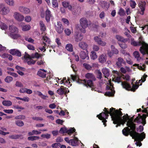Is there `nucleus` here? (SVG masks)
<instances>
[{
	"label": "nucleus",
	"mask_w": 148,
	"mask_h": 148,
	"mask_svg": "<svg viewBox=\"0 0 148 148\" xmlns=\"http://www.w3.org/2000/svg\"><path fill=\"white\" fill-rule=\"evenodd\" d=\"M135 118L134 121H133L134 119L132 118L129 119L128 115L126 114L125 116H127L128 119L125 122L128 120L127 122V125L128 127H126L122 130V133L125 136H128L130 134L132 137L133 139H134V140L136 141L135 144L137 146H140L142 145L141 141H142L145 137V134L144 132L141 134H139L135 132L134 130L136 128L135 124H134V122L139 123H142L144 125L146 123L145 119L146 116L145 115H144L143 116H141L140 114Z\"/></svg>",
	"instance_id": "nucleus-1"
},
{
	"label": "nucleus",
	"mask_w": 148,
	"mask_h": 148,
	"mask_svg": "<svg viewBox=\"0 0 148 148\" xmlns=\"http://www.w3.org/2000/svg\"><path fill=\"white\" fill-rule=\"evenodd\" d=\"M108 109V108H105L104 110H103L104 112H102L97 116L99 119L102 121V122L103 123L105 126H106L105 123L107 121L106 119L108 117L109 114H110L113 121V123L117 124L116 126V127H117L118 126H120L121 124L123 125L125 123V122L128 119V117L127 116H123L122 118L121 117L123 114L121 111V109H119L118 110H116L114 108H112L110 109V111Z\"/></svg>",
	"instance_id": "nucleus-2"
},
{
	"label": "nucleus",
	"mask_w": 148,
	"mask_h": 148,
	"mask_svg": "<svg viewBox=\"0 0 148 148\" xmlns=\"http://www.w3.org/2000/svg\"><path fill=\"white\" fill-rule=\"evenodd\" d=\"M131 44L133 46H136L142 45L140 49V51L144 56H145L146 58L145 63L148 64V44L145 43L142 40L139 42H136L132 38H130Z\"/></svg>",
	"instance_id": "nucleus-3"
},
{
	"label": "nucleus",
	"mask_w": 148,
	"mask_h": 148,
	"mask_svg": "<svg viewBox=\"0 0 148 148\" xmlns=\"http://www.w3.org/2000/svg\"><path fill=\"white\" fill-rule=\"evenodd\" d=\"M71 78L73 81H76L77 83L80 84H82L86 86H89L92 87L94 86L92 82L93 80H89L86 81L85 79L82 80L79 79L77 75H71Z\"/></svg>",
	"instance_id": "nucleus-4"
},
{
	"label": "nucleus",
	"mask_w": 148,
	"mask_h": 148,
	"mask_svg": "<svg viewBox=\"0 0 148 148\" xmlns=\"http://www.w3.org/2000/svg\"><path fill=\"white\" fill-rule=\"evenodd\" d=\"M133 56L136 58L137 61L140 63V65L137 64H135L134 65V66H136L138 67V69L140 70L144 71L145 67V65L144 64H142V63H143V59L141 58L140 56L139 52L138 51H135L133 53Z\"/></svg>",
	"instance_id": "nucleus-5"
},
{
	"label": "nucleus",
	"mask_w": 148,
	"mask_h": 148,
	"mask_svg": "<svg viewBox=\"0 0 148 148\" xmlns=\"http://www.w3.org/2000/svg\"><path fill=\"white\" fill-rule=\"evenodd\" d=\"M79 23L82 28H79V29L82 33H85L86 32L85 29L88 27V25L87 20L85 18H81L79 20Z\"/></svg>",
	"instance_id": "nucleus-6"
},
{
	"label": "nucleus",
	"mask_w": 148,
	"mask_h": 148,
	"mask_svg": "<svg viewBox=\"0 0 148 148\" xmlns=\"http://www.w3.org/2000/svg\"><path fill=\"white\" fill-rule=\"evenodd\" d=\"M121 85L123 88L126 90H130L133 91H135V90L137 89L139 86V84L134 85L133 84L132 88L129 84L125 82H122Z\"/></svg>",
	"instance_id": "nucleus-7"
},
{
	"label": "nucleus",
	"mask_w": 148,
	"mask_h": 148,
	"mask_svg": "<svg viewBox=\"0 0 148 148\" xmlns=\"http://www.w3.org/2000/svg\"><path fill=\"white\" fill-rule=\"evenodd\" d=\"M31 57L26 52H25L23 56V58L25 60V61L27 62L28 65H31L34 64L36 62V61L31 59Z\"/></svg>",
	"instance_id": "nucleus-8"
},
{
	"label": "nucleus",
	"mask_w": 148,
	"mask_h": 148,
	"mask_svg": "<svg viewBox=\"0 0 148 148\" xmlns=\"http://www.w3.org/2000/svg\"><path fill=\"white\" fill-rule=\"evenodd\" d=\"M108 85L106 87V88L107 90H110V91L107 92L105 93V95L107 96H110L113 95L114 94V91L112 90L113 86L111 84V81L109 80L108 82L107 83Z\"/></svg>",
	"instance_id": "nucleus-9"
},
{
	"label": "nucleus",
	"mask_w": 148,
	"mask_h": 148,
	"mask_svg": "<svg viewBox=\"0 0 148 148\" xmlns=\"http://www.w3.org/2000/svg\"><path fill=\"white\" fill-rule=\"evenodd\" d=\"M93 40L97 44L100 46H105L106 45V42L102 41L101 38H100L99 36H95L93 38Z\"/></svg>",
	"instance_id": "nucleus-10"
},
{
	"label": "nucleus",
	"mask_w": 148,
	"mask_h": 148,
	"mask_svg": "<svg viewBox=\"0 0 148 148\" xmlns=\"http://www.w3.org/2000/svg\"><path fill=\"white\" fill-rule=\"evenodd\" d=\"M145 5L146 3L145 1H140L138 5L140 10H138V13L142 15L144 14V11L145 8Z\"/></svg>",
	"instance_id": "nucleus-11"
},
{
	"label": "nucleus",
	"mask_w": 148,
	"mask_h": 148,
	"mask_svg": "<svg viewBox=\"0 0 148 148\" xmlns=\"http://www.w3.org/2000/svg\"><path fill=\"white\" fill-rule=\"evenodd\" d=\"M14 18L18 21H23L24 19V16L18 12H15L13 15Z\"/></svg>",
	"instance_id": "nucleus-12"
},
{
	"label": "nucleus",
	"mask_w": 148,
	"mask_h": 148,
	"mask_svg": "<svg viewBox=\"0 0 148 148\" xmlns=\"http://www.w3.org/2000/svg\"><path fill=\"white\" fill-rule=\"evenodd\" d=\"M75 130L74 128H71L69 130H68L66 127L62 128L60 129V132L61 133H67L69 135H70L75 132Z\"/></svg>",
	"instance_id": "nucleus-13"
},
{
	"label": "nucleus",
	"mask_w": 148,
	"mask_h": 148,
	"mask_svg": "<svg viewBox=\"0 0 148 148\" xmlns=\"http://www.w3.org/2000/svg\"><path fill=\"white\" fill-rule=\"evenodd\" d=\"M57 93L60 95H62L64 94H65L66 93L69 92V90L67 88L62 86L59 88L56 91Z\"/></svg>",
	"instance_id": "nucleus-14"
},
{
	"label": "nucleus",
	"mask_w": 148,
	"mask_h": 148,
	"mask_svg": "<svg viewBox=\"0 0 148 148\" xmlns=\"http://www.w3.org/2000/svg\"><path fill=\"white\" fill-rule=\"evenodd\" d=\"M50 19L53 20V17L51 14V11L48 8L45 12V19L47 22H49Z\"/></svg>",
	"instance_id": "nucleus-15"
},
{
	"label": "nucleus",
	"mask_w": 148,
	"mask_h": 148,
	"mask_svg": "<svg viewBox=\"0 0 148 148\" xmlns=\"http://www.w3.org/2000/svg\"><path fill=\"white\" fill-rule=\"evenodd\" d=\"M8 29L10 32L9 34H13L14 33H18V29L17 27L13 25H9Z\"/></svg>",
	"instance_id": "nucleus-16"
},
{
	"label": "nucleus",
	"mask_w": 148,
	"mask_h": 148,
	"mask_svg": "<svg viewBox=\"0 0 148 148\" xmlns=\"http://www.w3.org/2000/svg\"><path fill=\"white\" fill-rule=\"evenodd\" d=\"M10 12V9L8 6L4 5L3 9L0 11V14L2 15H6Z\"/></svg>",
	"instance_id": "nucleus-17"
},
{
	"label": "nucleus",
	"mask_w": 148,
	"mask_h": 148,
	"mask_svg": "<svg viewBox=\"0 0 148 148\" xmlns=\"http://www.w3.org/2000/svg\"><path fill=\"white\" fill-rule=\"evenodd\" d=\"M78 32H76L74 35V38L75 41L77 42L81 41L83 38V36L81 34L79 35Z\"/></svg>",
	"instance_id": "nucleus-18"
},
{
	"label": "nucleus",
	"mask_w": 148,
	"mask_h": 148,
	"mask_svg": "<svg viewBox=\"0 0 148 148\" xmlns=\"http://www.w3.org/2000/svg\"><path fill=\"white\" fill-rule=\"evenodd\" d=\"M86 52L84 51H82L80 52V56L82 59H85L86 58L87 60H89V59L88 56V52L87 50H86Z\"/></svg>",
	"instance_id": "nucleus-19"
},
{
	"label": "nucleus",
	"mask_w": 148,
	"mask_h": 148,
	"mask_svg": "<svg viewBox=\"0 0 148 148\" xmlns=\"http://www.w3.org/2000/svg\"><path fill=\"white\" fill-rule=\"evenodd\" d=\"M56 30L59 33H61L63 31V27L61 23L60 22H58L57 23V25L56 27Z\"/></svg>",
	"instance_id": "nucleus-20"
},
{
	"label": "nucleus",
	"mask_w": 148,
	"mask_h": 148,
	"mask_svg": "<svg viewBox=\"0 0 148 148\" xmlns=\"http://www.w3.org/2000/svg\"><path fill=\"white\" fill-rule=\"evenodd\" d=\"M18 10L20 12L24 14H27L30 12V10L29 9L22 6H20L19 7Z\"/></svg>",
	"instance_id": "nucleus-21"
},
{
	"label": "nucleus",
	"mask_w": 148,
	"mask_h": 148,
	"mask_svg": "<svg viewBox=\"0 0 148 148\" xmlns=\"http://www.w3.org/2000/svg\"><path fill=\"white\" fill-rule=\"evenodd\" d=\"M106 60L107 56L105 54L101 55L99 57V61L100 63H105L106 61Z\"/></svg>",
	"instance_id": "nucleus-22"
},
{
	"label": "nucleus",
	"mask_w": 148,
	"mask_h": 148,
	"mask_svg": "<svg viewBox=\"0 0 148 148\" xmlns=\"http://www.w3.org/2000/svg\"><path fill=\"white\" fill-rule=\"evenodd\" d=\"M60 83L61 84H63L64 85H66V86L69 87L71 86V84H70V82L69 79H68L67 80L65 77L63 78V79L60 81Z\"/></svg>",
	"instance_id": "nucleus-23"
},
{
	"label": "nucleus",
	"mask_w": 148,
	"mask_h": 148,
	"mask_svg": "<svg viewBox=\"0 0 148 148\" xmlns=\"http://www.w3.org/2000/svg\"><path fill=\"white\" fill-rule=\"evenodd\" d=\"M46 71L44 69H40L37 73L38 75L40 77L44 78L46 77Z\"/></svg>",
	"instance_id": "nucleus-24"
},
{
	"label": "nucleus",
	"mask_w": 148,
	"mask_h": 148,
	"mask_svg": "<svg viewBox=\"0 0 148 148\" xmlns=\"http://www.w3.org/2000/svg\"><path fill=\"white\" fill-rule=\"evenodd\" d=\"M79 46L83 50H86L87 48L88 47V45L86 42L82 41L79 43Z\"/></svg>",
	"instance_id": "nucleus-25"
},
{
	"label": "nucleus",
	"mask_w": 148,
	"mask_h": 148,
	"mask_svg": "<svg viewBox=\"0 0 148 148\" xmlns=\"http://www.w3.org/2000/svg\"><path fill=\"white\" fill-rule=\"evenodd\" d=\"M16 68L17 70V72L20 75L23 76L24 75V73L22 71H24L25 69L24 68L20 67L18 66H16Z\"/></svg>",
	"instance_id": "nucleus-26"
},
{
	"label": "nucleus",
	"mask_w": 148,
	"mask_h": 148,
	"mask_svg": "<svg viewBox=\"0 0 148 148\" xmlns=\"http://www.w3.org/2000/svg\"><path fill=\"white\" fill-rule=\"evenodd\" d=\"M102 72L106 78H107L110 75V71L106 68H103L102 69Z\"/></svg>",
	"instance_id": "nucleus-27"
},
{
	"label": "nucleus",
	"mask_w": 148,
	"mask_h": 148,
	"mask_svg": "<svg viewBox=\"0 0 148 148\" xmlns=\"http://www.w3.org/2000/svg\"><path fill=\"white\" fill-rule=\"evenodd\" d=\"M8 35L11 38L14 39H17L20 38L21 36V35L17 33H14L13 34H9Z\"/></svg>",
	"instance_id": "nucleus-28"
},
{
	"label": "nucleus",
	"mask_w": 148,
	"mask_h": 148,
	"mask_svg": "<svg viewBox=\"0 0 148 148\" xmlns=\"http://www.w3.org/2000/svg\"><path fill=\"white\" fill-rule=\"evenodd\" d=\"M85 77L87 79L93 81H95L96 79L95 76L91 73H87L85 75Z\"/></svg>",
	"instance_id": "nucleus-29"
},
{
	"label": "nucleus",
	"mask_w": 148,
	"mask_h": 148,
	"mask_svg": "<svg viewBox=\"0 0 148 148\" xmlns=\"http://www.w3.org/2000/svg\"><path fill=\"white\" fill-rule=\"evenodd\" d=\"M78 138L75 137L74 139L70 140V144L73 146H76L78 145Z\"/></svg>",
	"instance_id": "nucleus-30"
},
{
	"label": "nucleus",
	"mask_w": 148,
	"mask_h": 148,
	"mask_svg": "<svg viewBox=\"0 0 148 148\" xmlns=\"http://www.w3.org/2000/svg\"><path fill=\"white\" fill-rule=\"evenodd\" d=\"M118 61L116 62V64L119 66H120L122 64H125V62L121 58H119L118 59Z\"/></svg>",
	"instance_id": "nucleus-31"
},
{
	"label": "nucleus",
	"mask_w": 148,
	"mask_h": 148,
	"mask_svg": "<svg viewBox=\"0 0 148 148\" xmlns=\"http://www.w3.org/2000/svg\"><path fill=\"white\" fill-rule=\"evenodd\" d=\"M36 94L38 95L39 96L43 99H46L47 98H48V97L47 95H43L39 91H37L36 92L35 91Z\"/></svg>",
	"instance_id": "nucleus-32"
},
{
	"label": "nucleus",
	"mask_w": 148,
	"mask_h": 148,
	"mask_svg": "<svg viewBox=\"0 0 148 148\" xmlns=\"http://www.w3.org/2000/svg\"><path fill=\"white\" fill-rule=\"evenodd\" d=\"M120 71L122 73H125L127 72H129L131 71V70L129 67L125 66V68L123 67L121 68Z\"/></svg>",
	"instance_id": "nucleus-33"
},
{
	"label": "nucleus",
	"mask_w": 148,
	"mask_h": 148,
	"mask_svg": "<svg viewBox=\"0 0 148 148\" xmlns=\"http://www.w3.org/2000/svg\"><path fill=\"white\" fill-rule=\"evenodd\" d=\"M90 57L91 59L95 60L97 58L96 53L93 51H92L90 54Z\"/></svg>",
	"instance_id": "nucleus-34"
},
{
	"label": "nucleus",
	"mask_w": 148,
	"mask_h": 148,
	"mask_svg": "<svg viewBox=\"0 0 148 148\" xmlns=\"http://www.w3.org/2000/svg\"><path fill=\"white\" fill-rule=\"evenodd\" d=\"M115 37L118 41H121L123 42H125L127 41L126 39H124L120 35H117Z\"/></svg>",
	"instance_id": "nucleus-35"
},
{
	"label": "nucleus",
	"mask_w": 148,
	"mask_h": 148,
	"mask_svg": "<svg viewBox=\"0 0 148 148\" xmlns=\"http://www.w3.org/2000/svg\"><path fill=\"white\" fill-rule=\"evenodd\" d=\"M6 3L10 6H14L15 4L14 0H4Z\"/></svg>",
	"instance_id": "nucleus-36"
},
{
	"label": "nucleus",
	"mask_w": 148,
	"mask_h": 148,
	"mask_svg": "<svg viewBox=\"0 0 148 148\" xmlns=\"http://www.w3.org/2000/svg\"><path fill=\"white\" fill-rule=\"evenodd\" d=\"M65 48L67 51H69L72 52L73 51V47L71 44H67Z\"/></svg>",
	"instance_id": "nucleus-37"
},
{
	"label": "nucleus",
	"mask_w": 148,
	"mask_h": 148,
	"mask_svg": "<svg viewBox=\"0 0 148 148\" xmlns=\"http://www.w3.org/2000/svg\"><path fill=\"white\" fill-rule=\"evenodd\" d=\"M3 104L5 106H9L12 105V103L10 101H3L2 102Z\"/></svg>",
	"instance_id": "nucleus-38"
},
{
	"label": "nucleus",
	"mask_w": 148,
	"mask_h": 148,
	"mask_svg": "<svg viewBox=\"0 0 148 148\" xmlns=\"http://www.w3.org/2000/svg\"><path fill=\"white\" fill-rule=\"evenodd\" d=\"M39 25L41 30L44 31L46 30V26L43 21H41L40 22Z\"/></svg>",
	"instance_id": "nucleus-39"
},
{
	"label": "nucleus",
	"mask_w": 148,
	"mask_h": 148,
	"mask_svg": "<svg viewBox=\"0 0 148 148\" xmlns=\"http://www.w3.org/2000/svg\"><path fill=\"white\" fill-rule=\"evenodd\" d=\"M142 30H143V32L145 34H148V24L142 27Z\"/></svg>",
	"instance_id": "nucleus-40"
},
{
	"label": "nucleus",
	"mask_w": 148,
	"mask_h": 148,
	"mask_svg": "<svg viewBox=\"0 0 148 148\" xmlns=\"http://www.w3.org/2000/svg\"><path fill=\"white\" fill-rule=\"evenodd\" d=\"M43 40L46 42L47 43L48 46H49L50 44V40L49 38H48L46 36H44L43 37Z\"/></svg>",
	"instance_id": "nucleus-41"
},
{
	"label": "nucleus",
	"mask_w": 148,
	"mask_h": 148,
	"mask_svg": "<svg viewBox=\"0 0 148 148\" xmlns=\"http://www.w3.org/2000/svg\"><path fill=\"white\" fill-rule=\"evenodd\" d=\"M111 49L112 52L114 54H117L119 53L118 50L115 48L114 46V45H112L111 46Z\"/></svg>",
	"instance_id": "nucleus-42"
},
{
	"label": "nucleus",
	"mask_w": 148,
	"mask_h": 148,
	"mask_svg": "<svg viewBox=\"0 0 148 148\" xmlns=\"http://www.w3.org/2000/svg\"><path fill=\"white\" fill-rule=\"evenodd\" d=\"M22 27V30L23 31H26L29 30L31 27L29 25H21Z\"/></svg>",
	"instance_id": "nucleus-43"
},
{
	"label": "nucleus",
	"mask_w": 148,
	"mask_h": 148,
	"mask_svg": "<svg viewBox=\"0 0 148 148\" xmlns=\"http://www.w3.org/2000/svg\"><path fill=\"white\" fill-rule=\"evenodd\" d=\"M118 13L121 16H123L125 14V10L122 8H120Z\"/></svg>",
	"instance_id": "nucleus-44"
},
{
	"label": "nucleus",
	"mask_w": 148,
	"mask_h": 148,
	"mask_svg": "<svg viewBox=\"0 0 148 148\" xmlns=\"http://www.w3.org/2000/svg\"><path fill=\"white\" fill-rule=\"evenodd\" d=\"M40 138L37 136H29L28 137L27 139L29 140L33 141L38 140Z\"/></svg>",
	"instance_id": "nucleus-45"
},
{
	"label": "nucleus",
	"mask_w": 148,
	"mask_h": 148,
	"mask_svg": "<svg viewBox=\"0 0 148 148\" xmlns=\"http://www.w3.org/2000/svg\"><path fill=\"white\" fill-rule=\"evenodd\" d=\"M15 123L16 125L19 127H22L24 125V123L22 121L19 120L16 121Z\"/></svg>",
	"instance_id": "nucleus-46"
},
{
	"label": "nucleus",
	"mask_w": 148,
	"mask_h": 148,
	"mask_svg": "<svg viewBox=\"0 0 148 148\" xmlns=\"http://www.w3.org/2000/svg\"><path fill=\"white\" fill-rule=\"evenodd\" d=\"M0 26L1 29L5 30L8 28V26L4 23H1Z\"/></svg>",
	"instance_id": "nucleus-47"
},
{
	"label": "nucleus",
	"mask_w": 148,
	"mask_h": 148,
	"mask_svg": "<svg viewBox=\"0 0 148 148\" xmlns=\"http://www.w3.org/2000/svg\"><path fill=\"white\" fill-rule=\"evenodd\" d=\"M52 4L53 7H58V4L57 0H52Z\"/></svg>",
	"instance_id": "nucleus-48"
},
{
	"label": "nucleus",
	"mask_w": 148,
	"mask_h": 148,
	"mask_svg": "<svg viewBox=\"0 0 148 148\" xmlns=\"http://www.w3.org/2000/svg\"><path fill=\"white\" fill-rule=\"evenodd\" d=\"M13 80L12 78V77L10 76H7L5 79V81L8 83H9Z\"/></svg>",
	"instance_id": "nucleus-49"
},
{
	"label": "nucleus",
	"mask_w": 148,
	"mask_h": 148,
	"mask_svg": "<svg viewBox=\"0 0 148 148\" xmlns=\"http://www.w3.org/2000/svg\"><path fill=\"white\" fill-rule=\"evenodd\" d=\"M83 66L87 70H91L92 68V66L90 65L84 63L83 64Z\"/></svg>",
	"instance_id": "nucleus-50"
},
{
	"label": "nucleus",
	"mask_w": 148,
	"mask_h": 148,
	"mask_svg": "<svg viewBox=\"0 0 148 148\" xmlns=\"http://www.w3.org/2000/svg\"><path fill=\"white\" fill-rule=\"evenodd\" d=\"M121 78L122 77L121 76H119L115 77L113 79V80L115 82L119 83L121 82Z\"/></svg>",
	"instance_id": "nucleus-51"
},
{
	"label": "nucleus",
	"mask_w": 148,
	"mask_h": 148,
	"mask_svg": "<svg viewBox=\"0 0 148 148\" xmlns=\"http://www.w3.org/2000/svg\"><path fill=\"white\" fill-rule=\"evenodd\" d=\"M41 136L44 138H46L47 139H49L51 138V134H42Z\"/></svg>",
	"instance_id": "nucleus-52"
},
{
	"label": "nucleus",
	"mask_w": 148,
	"mask_h": 148,
	"mask_svg": "<svg viewBox=\"0 0 148 148\" xmlns=\"http://www.w3.org/2000/svg\"><path fill=\"white\" fill-rule=\"evenodd\" d=\"M61 21L65 25L68 26L69 24V22L66 18H62L61 19Z\"/></svg>",
	"instance_id": "nucleus-53"
},
{
	"label": "nucleus",
	"mask_w": 148,
	"mask_h": 148,
	"mask_svg": "<svg viewBox=\"0 0 148 148\" xmlns=\"http://www.w3.org/2000/svg\"><path fill=\"white\" fill-rule=\"evenodd\" d=\"M20 137V135L15 134L10 135L9 136V138L12 139H17Z\"/></svg>",
	"instance_id": "nucleus-54"
},
{
	"label": "nucleus",
	"mask_w": 148,
	"mask_h": 148,
	"mask_svg": "<svg viewBox=\"0 0 148 148\" xmlns=\"http://www.w3.org/2000/svg\"><path fill=\"white\" fill-rule=\"evenodd\" d=\"M93 51H98L99 49V47L97 45H93L92 47Z\"/></svg>",
	"instance_id": "nucleus-55"
},
{
	"label": "nucleus",
	"mask_w": 148,
	"mask_h": 148,
	"mask_svg": "<svg viewBox=\"0 0 148 148\" xmlns=\"http://www.w3.org/2000/svg\"><path fill=\"white\" fill-rule=\"evenodd\" d=\"M130 6L132 8H135L136 5V2L132 0H131L130 1Z\"/></svg>",
	"instance_id": "nucleus-56"
},
{
	"label": "nucleus",
	"mask_w": 148,
	"mask_h": 148,
	"mask_svg": "<svg viewBox=\"0 0 148 148\" xmlns=\"http://www.w3.org/2000/svg\"><path fill=\"white\" fill-rule=\"evenodd\" d=\"M13 108L18 110L19 111H21V110H23L24 108L21 106H19L18 105H15L13 106Z\"/></svg>",
	"instance_id": "nucleus-57"
},
{
	"label": "nucleus",
	"mask_w": 148,
	"mask_h": 148,
	"mask_svg": "<svg viewBox=\"0 0 148 148\" xmlns=\"http://www.w3.org/2000/svg\"><path fill=\"white\" fill-rule=\"evenodd\" d=\"M43 44H44V46L42 47L40 46L39 47V49L42 51H46L45 46H47V44L44 42H43Z\"/></svg>",
	"instance_id": "nucleus-58"
},
{
	"label": "nucleus",
	"mask_w": 148,
	"mask_h": 148,
	"mask_svg": "<svg viewBox=\"0 0 148 148\" xmlns=\"http://www.w3.org/2000/svg\"><path fill=\"white\" fill-rule=\"evenodd\" d=\"M121 77L123 79L126 80H129L130 78V76L128 75H121Z\"/></svg>",
	"instance_id": "nucleus-59"
},
{
	"label": "nucleus",
	"mask_w": 148,
	"mask_h": 148,
	"mask_svg": "<svg viewBox=\"0 0 148 148\" xmlns=\"http://www.w3.org/2000/svg\"><path fill=\"white\" fill-rule=\"evenodd\" d=\"M147 75H144L141 77V79L139 80V83L144 82L146 80V78L147 77Z\"/></svg>",
	"instance_id": "nucleus-60"
},
{
	"label": "nucleus",
	"mask_w": 148,
	"mask_h": 148,
	"mask_svg": "<svg viewBox=\"0 0 148 148\" xmlns=\"http://www.w3.org/2000/svg\"><path fill=\"white\" fill-rule=\"evenodd\" d=\"M62 5L64 8H66L70 5V3L68 2L63 1L62 3Z\"/></svg>",
	"instance_id": "nucleus-61"
},
{
	"label": "nucleus",
	"mask_w": 148,
	"mask_h": 148,
	"mask_svg": "<svg viewBox=\"0 0 148 148\" xmlns=\"http://www.w3.org/2000/svg\"><path fill=\"white\" fill-rule=\"evenodd\" d=\"M25 118V116L23 115H19L16 116L15 119H24Z\"/></svg>",
	"instance_id": "nucleus-62"
},
{
	"label": "nucleus",
	"mask_w": 148,
	"mask_h": 148,
	"mask_svg": "<svg viewBox=\"0 0 148 148\" xmlns=\"http://www.w3.org/2000/svg\"><path fill=\"white\" fill-rule=\"evenodd\" d=\"M125 42H123L121 44H119L120 46L122 49H125L127 48V45L125 43Z\"/></svg>",
	"instance_id": "nucleus-63"
},
{
	"label": "nucleus",
	"mask_w": 148,
	"mask_h": 148,
	"mask_svg": "<svg viewBox=\"0 0 148 148\" xmlns=\"http://www.w3.org/2000/svg\"><path fill=\"white\" fill-rule=\"evenodd\" d=\"M65 34L67 36H69L71 33V30L68 28H66L64 30Z\"/></svg>",
	"instance_id": "nucleus-64"
}]
</instances>
